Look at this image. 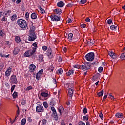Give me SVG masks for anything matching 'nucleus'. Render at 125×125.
Returning <instances> with one entry per match:
<instances>
[{"label":"nucleus","mask_w":125,"mask_h":125,"mask_svg":"<svg viewBox=\"0 0 125 125\" xmlns=\"http://www.w3.org/2000/svg\"><path fill=\"white\" fill-rule=\"evenodd\" d=\"M39 60L41 61V62L43 61V55L40 54L39 55Z\"/></svg>","instance_id":"obj_24"},{"label":"nucleus","mask_w":125,"mask_h":125,"mask_svg":"<svg viewBox=\"0 0 125 125\" xmlns=\"http://www.w3.org/2000/svg\"><path fill=\"white\" fill-rule=\"evenodd\" d=\"M68 23H72V20H71L70 18H68L67 20Z\"/></svg>","instance_id":"obj_62"},{"label":"nucleus","mask_w":125,"mask_h":125,"mask_svg":"<svg viewBox=\"0 0 125 125\" xmlns=\"http://www.w3.org/2000/svg\"><path fill=\"white\" fill-rule=\"evenodd\" d=\"M18 25L19 26L20 28L23 29L24 30H26L27 29V21H26L21 19L18 20Z\"/></svg>","instance_id":"obj_1"},{"label":"nucleus","mask_w":125,"mask_h":125,"mask_svg":"<svg viewBox=\"0 0 125 125\" xmlns=\"http://www.w3.org/2000/svg\"><path fill=\"white\" fill-rule=\"evenodd\" d=\"M79 125H85V123L83 122V121H80L78 123Z\"/></svg>","instance_id":"obj_41"},{"label":"nucleus","mask_w":125,"mask_h":125,"mask_svg":"<svg viewBox=\"0 0 125 125\" xmlns=\"http://www.w3.org/2000/svg\"><path fill=\"white\" fill-rule=\"evenodd\" d=\"M33 46H34V47H33V48H38V45H37V43H34L33 44H32Z\"/></svg>","instance_id":"obj_47"},{"label":"nucleus","mask_w":125,"mask_h":125,"mask_svg":"<svg viewBox=\"0 0 125 125\" xmlns=\"http://www.w3.org/2000/svg\"><path fill=\"white\" fill-rule=\"evenodd\" d=\"M83 112L84 114V115L86 114V113H87V109L86 108H84L83 109Z\"/></svg>","instance_id":"obj_44"},{"label":"nucleus","mask_w":125,"mask_h":125,"mask_svg":"<svg viewBox=\"0 0 125 125\" xmlns=\"http://www.w3.org/2000/svg\"><path fill=\"white\" fill-rule=\"evenodd\" d=\"M120 58L121 59H125V53H123L121 54L120 56Z\"/></svg>","instance_id":"obj_32"},{"label":"nucleus","mask_w":125,"mask_h":125,"mask_svg":"<svg viewBox=\"0 0 125 125\" xmlns=\"http://www.w3.org/2000/svg\"><path fill=\"white\" fill-rule=\"evenodd\" d=\"M58 7H63L64 6V2L63 1H60L57 3Z\"/></svg>","instance_id":"obj_18"},{"label":"nucleus","mask_w":125,"mask_h":125,"mask_svg":"<svg viewBox=\"0 0 125 125\" xmlns=\"http://www.w3.org/2000/svg\"><path fill=\"white\" fill-rule=\"evenodd\" d=\"M85 22H87V23H89L90 22V19L89 18H86L85 20Z\"/></svg>","instance_id":"obj_57"},{"label":"nucleus","mask_w":125,"mask_h":125,"mask_svg":"<svg viewBox=\"0 0 125 125\" xmlns=\"http://www.w3.org/2000/svg\"><path fill=\"white\" fill-rule=\"evenodd\" d=\"M50 106H54L55 105V102H54V100H51L50 102Z\"/></svg>","instance_id":"obj_31"},{"label":"nucleus","mask_w":125,"mask_h":125,"mask_svg":"<svg viewBox=\"0 0 125 125\" xmlns=\"http://www.w3.org/2000/svg\"><path fill=\"white\" fill-rule=\"evenodd\" d=\"M58 111L60 113L61 116L62 115V112H64V107L63 106H61L58 108Z\"/></svg>","instance_id":"obj_16"},{"label":"nucleus","mask_w":125,"mask_h":125,"mask_svg":"<svg viewBox=\"0 0 125 125\" xmlns=\"http://www.w3.org/2000/svg\"><path fill=\"white\" fill-rule=\"evenodd\" d=\"M72 6H73L72 3H69L67 5V7H72Z\"/></svg>","instance_id":"obj_59"},{"label":"nucleus","mask_w":125,"mask_h":125,"mask_svg":"<svg viewBox=\"0 0 125 125\" xmlns=\"http://www.w3.org/2000/svg\"><path fill=\"white\" fill-rule=\"evenodd\" d=\"M37 39V35H36V32H29V35L28 37V41H35V39Z\"/></svg>","instance_id":"obj_5"},{"label":"nucleus","mask_w":125,"mask_h":125,"mask_svg":"<svg viewBox=\"0 0 125 125\" xmlns=\"http://www.w3.org/2000/svg\"><path fill=\"white\" fill-rule=\"evenodd\" d=\"M36 48H32V49L29 50L25 52L24 54L25 57H31L36 53Z\"/></svg>","instance_id":"obj_2"},{"label":"nucleus","mask_w":125,"mask_h":125,"mask_svg":"<svg viewBox=\"0 0 125 125\" xmlns=\"http://www.w3.org/2000/svg\"><path fill=\"white\" fill-rule=\"evenodd\" d=\"M21 104L22 105H25V104H26V101H25V100H22L21 101Z\"/></svg>","instance_id":"obj_48"},{"label":"nucleus","mask_w":125,"mask_h":125,"mask_svg":"<svg viewBox=\"0 0 125 125\" xmlns=\"http://www.w3.org/2000/svg\"><path fill=\"white\" fill-rule=\"evenodd\" d=\"M42 124L43 125H45V124H46V120H45V119H43V120H42Z\"/></svg>","instance_id":"obj_56"},{"label":"nucleus","mask_w":125,"mask_h":125,"mask_svg":"<svg viewBox=\"0 0 125 125\" xmlns=\"http://www.w3.org/2000/svg\"><path fill=\"white\" fill-rule=\"evenodd\" d=\"M53 70H54V68L52 66H50L49 68V71H50L51 72H53Z\"/></svg>","instance_id":"obj_49"},{"label":"nucleus","mask_w":125,"mask_h":125,"mask_svg":"<svg viewBox=\"0 0 125 125\" xmlns=\"http://www.w3.org/2000/svg\"><path fill=\"white\" fill-rule=\"evenodd\" d=\"M1 21H3V22H6V21H7V17L3 16L1 19Z\"/></svg>","instance_id":"obj_30"},{"label":"nucleus","mask_w":125,"mask_h":125,"mask_svg":"<svg viewBox=\"0 0 125 125\" xmlns=\"http://www.w3.org/2000/svg\"><path fill=\"white\" fill-rule=\"evenodd\" d=\"M95 42H94V41H91V40L88 42V43H89L90 44V45H92L94 44Z\"/></svg>","instance_id":"obj_37"},{"label":"nucleus","mask_w":125,"mask_h":125,"mask_svg":"<svg viewBox=\"0 0 125 125\" xmlns=\"http://www.w3.org/2000/svg\"><path fill=\"white\" fill-rule=\"evenodd\" d=\"M30 15V14H29L28 12H26L25 15V17L26 18H29V16Z\"/></svg>","instance_id":"obj_55"},{"label":"nucleus","mask_w":125,"mask_h":125,"mask_svg":"<svg viewBox=\"0 0 125 125\" xmlns=\"http://www.w3.org/2000/svg\"><path fill=\"white\" fill-rule=\"evenodd\" d=\"M12 96L13 98H16V97L18 96V93H17V92H14L12 94Z\"/></svg>","instance_id":"obj_29"},{"label":"nucleus","mask_w":125,"mask_h":125,"mask_svg":"<svg viewBox=\"0 0 125 125\" xmlns=\"http://www.w3.org/2000/svg\"><path fill=\"white\" fill-rule=\"evenodd\" d=\"M68 95L69 97L72 98V97L73 96V94L74 93V88L73 87L69 88H68Z\"/></svg>","instance_id":"obj_12"},{"label":"nucleus","mask_w":125,"mask_h":125,"mask_svg":"<svg viewBox=\"0 0 125 125\" xmlns=\"http://www.w3.org/2000/svg\"><path fill=\"white\" fill-rule=\"evenodd\" d=\"M10 82L11 83H12V84H17L18 81H17L16 76L14 75H12L10 79Z\"/></svg>","instance_id":"obj_6"},{"label":"nucleus","mask_w":125,"mask_h":125,"mask_svg":"<svg viewBox=\"0 0 125 125\" xmlns=\"http://www.w3.org/2000/svg\"><path fill=\"white\" fill-rule=\"evenodd\" d=\"M31 17L32 19H37L38 16L37 15L36 13H33L32 14H31Z\"/></svg>","instance_id":"obj_19"},{"label":"nucleus","mask_w":125,"mask_h":125,"mask_svg":"<svg viewBox=\"0 0 125 125\" xmlns=\"http://www.w3.org/2000/svg\"><path fill=\"white\" fill-rule=\"evenodd\" d=\"M83 121H88V116L86 115L83 117Z\"/></svg>","instance_id":"obj_34"},{"label":"nucleus","mask_w":125,"mask_h":125,"mask_svg":"<svg viewBox=\"0 0 125 125\" xmlns=\"http://www.w3.org/2000/svg\"><path fill=\"white\" fill-rule=\"evenodd\" d=\"M15 86H16L15 85L12 86L11 89V92H13V90H14V89L15 88Z\"/></svg>","instance_id":"obj_46"},{"label":"nucleus","mask_w":125,"mask_h":125,"mask_svg":"<svg viewBox=\"0 0 125 125\" xmlns=\"http://www.w3.org/2000/svg\"><path fill=\"white\" fill-rule=\"evenodd\" d=\"M107 24H112V20L111 19H109L107 21Z\"/></svg>","instance_id":"obj_52"},{"label":"nucleus","mask_w":125,"mask_h":125,"mask_svg":"<svg viewBox=\"0 0 125 125\" xmlns=\"http://www.w3.org/2000/svg\"><path fill=\"white\" fill-rule=\"evenodd\" d=\"M36 113H42L44 112V109L43 108V106L42 104H38L36 106Z\"/></svg>","instance_id":"obj_7"},{"label":"nucleus","mask_w":125,"mask_h":125,"mask_svg":"<svg viewBox=\"0 0 125 125\" xmlns=\"http://www.w3.org/2000/svg\"><path fill=\"white\" fill-rule=\"evenodd\" d=\"M85 58L87 61H93L94 59V53H89L85 56Z\"/></svg>","instance_id":"obj_4"},{"label":"nucleus","mask_w":125,"mask_h":125,"mask_svg":"<svg viewBox=\"0 0 125 125\" xmlns=\"http://www.w3.org/2000/svg\"><path fill=\"white\" fill-rule=\"evenodd\" d=\"M39 9H40V12L42 14H44V13H45V11L43 10V9H42V7L40 6L39 7Z\"/></svg>","instance_id":"obj_25"},{"label":"nucleus","mask_w":125,"mask_h":125,"mask_svg":"<svg viewBox=\"0 0 125 125\" xmlns=\"http://www.w3.org/2000/svg\"><path fill=\"white\" fill-rule=\"evenodd\" d=\"M54 12L56 14H61V13H62V10H61V9H56L54 10Z\"/></svg>","instance_id":"obj_17"},{"label":"nucleus","mask_w":125,"mask_h":125,"mask_svg":"<svg viewBox=\"0 0 125 125\" xmlns=\"http://www.w3.org/2000/svg\"><path fill=\"white\" fill-rule=\"evenodd\" d=\"M41 95L42 97H43L45 100L47 99L49 97V95L48 94V91H46L45 92H42L41 93Z\"/></svg>","instance_id":"obj_9"},{"label":"nucleus","mask_w":125,"mask_h":125,"mask_svg":"<svg viewBox=\"0 0 125 125\" xmlns=\"http://www.w3.org/2000/svg\"><path fill=\"white\" fill-rule=\"evenodd\" d=\"M25 124H26V119L23 118L21 121V124L22 125H25Z\"/></svg>","instance_id":"obj_28"},{"label":"nucleus","mask_w":125,"mask_h":125,"mask_svg":"<svg viewBox=\"0 0 125 125\" xmlns=\"http://www.w3.org/2000/svg\"><path fill=\"white\" fill-rule=\"evenodd\" d=\"M12 71V69L10 67H9L5 72V75L6 76V77H9V76H10V74H11Z\"/></svg>","instance_id":"obj_11"},{"label":"nucleus","mask_w":125,"mask_h":125,"mask_svg":"<svg viewBox=\"0 0 125 125\" xmlns=\"http://www.w3.org/2000/svg\"><path fill=\"white\" fill-rule=\"evenodd\" d=\"M35 30H36V28L35 26H32L30 28V30H29V32H35Z\"/></svg>","instance_id":"obj_33"},{"label":"nucleus","mask_w":125,"mask_h":125,"mask_svg":"<svg viewBox=\"0 0 125 125\" xmlns=\"http://www.w3.org/2000/svg\"><path fill=\"white\" fill-rule=\"evenodd\" d=\"M15 41L16 42H17V43H19V42H21V39H20V37L16 36L15 37Z\"/></svg>","instance_id":"obj_23"},{"label":"nucleus","mask_w":125,"mask_h":125,"mask_svg":"<svg viewBox=\"0 0 125 125\" xmlns=\"http://www.w3.org/2000/svg\"><path fill=\"white\" fill-rule=\"evenodd\" d=\"M42 49L44 50V51H46V50H47V47L46 46H43L42 47Z\"/></svg>","instance_id":"obj_51"},{"label":"nucleus","mask_w":125,"mask_h":125,"mask_svg":"<svg viewBox=\"0 0 125 125\" xmlns=\"http://www.w3.org/2000/svg\"><path fill=\"white\" fill-rule=\"evenodd\" d=\"M99 117L100 118H101V120H103V114H102V113H100L99 114Z\"/></svg>","instance_id":"obj_58"},{"label":"nucleus","mask_w":125,"mask_h":125,"mask_svg":"<svg viewBox=\"0 0 125 125\" xmlns=\"http://www.w3.org/2000/svg\"><path fill=\"white\" fill-rule=\"evenodd\" d=\"M16 19H17V15L16 14H14L12 16L11 18V20H12V21H15Z\"/></svg>","instance_id":"obj_21"},{"label":"nucleus","mask_w":125,"mask_h":125,"mask_svg":"<svg viewBox=\"0 0 125 125\" xmlns=\"http://www.w3.org/2000/svg\"><path fill=\"white\" fill-rule=\"evenodd\" d=\"M116 117L117 118H123V117H124V114L122 113H117L116 114Z\"/></svg>","instance_id":"obj_22"},{"label":"nucleus","mask_w":125,"mask_h":125,"mask_svg":"<svg viewBox=\"0 0 125 125\" xmlns=\"http://www.w3.org/2000/svg\"><path fill=\"white\" fill-rule=\"evenodd\" d=\"M19 51H20V49H19V48L16 47L14 49L13 53V54H14V55H16V54H18V53H19Z\"/></svg>","instance_id":"obj_15"},{"label":"nucleus","mask_w":125,"mask_h":125,"mask_svg":"<svg viewBox=\"0 0 125 125\" xmlns=\"http://www.w3.org/2000/svg\"><path fill=\"white\" fill-rule=\"evenodd\" d=\"M43 105L46 109H47L48 108V104L46 102H44L43 103Z\"/></svg>","instance_id":"obj_26"},{"label":"nucleus","mask_w":125,"mask_h":125,"mask_svg":"<svg viewBox=\"0 0 125 125\" xmlns=\"http://www.w3.org/2000/svg\"><path fill=\"white\" fill-rule=\"evenodd\" d=\"M27 121H28V122H29V123H32V118L30 117H28Z\"/></svg>","instance_id":"obj_53"},{"label":"nucleus","mask_w":125,"mask_h":125,"mask_svg":"<svg viewBox=\"0 0 125 125\" xmlns=\"http://www.w3.org/2000/svg\"><path fill=\"white\" fill-rule=\"evenodd\" d=\"M42 73H43V69H41L38 72V73L40 74V75L42 74Z\"/></svg>","instance_id":"obj_54"},{"label":"nucleus","mask_w":125,"mask_h":125,"mask_svg":"<svg viewBox=\"0 0 125 125\" xmlns=\"http://www.w3.org/2000/svg\"><path fill=\"white\" fill-rule=\"evenodd\" d=\"M51 111H52V112H54V111L56 110H55V108H54V107H51Z\"/></svg>","instance_id":"obj_64"},{"label":"nucleus","mask_w":125,"mask_h":125,"mask_svg":"<svg viewBox=\"0 0 125 125\" xmlns=\"http://www.w3.org/2000/svg\"><path fill=\"white\" fill-rule=\"evenodd\" d=\"M50 17L52 21H53L54 22H58V21H60V16L51 15Z\"/></svg>","instance_id":"obj_8"},{"label":"nucleus","mask_w":125,"mask_h":125,"mask_svg":"<svg viewBox=\"0 0 125 125\" xmlns=\"http://www.w3.org/2000/svg\"><path fill=\"white\" fill-rule=\"evenodd\" d=\"M86 26V25H85V24H81V28H85Z\"/></svg>","instance_id":"obj_61"},{"label":"nucleus","mask_w":125,"mask_h":125,"mask_svg":"<svg viewBox=\"0 0 125 125\" xmlns=\"http://www.w3.org/2000/svg\"><path fill=\"white\" fill-rule=\"evenodd\" d=\"M68 39L69 40H72V39H73V33H70L68 34Z\"/></svg>","instance_id":"obj_35"},{"label":"nucleus","mask_w":125,"mask_h":125,"mask_svg":"<svg viewBox=\"0 0 125 125\" xmlns=\"http://www.w3.org/2000/svg\"><path fill=\"white\" fill-rule=\"evenodd\" d=\"M108 55H109L111 58L113 59H116L117 58V55L113 52V51H108Z\"/></svg>","instance_id":"obj_10"},{"label":"nucleus","mask_w":125,"mask_h":125,"mask_svg":"<svg viewBox=\"0 0 125 125\" xmlns=\"http://www.w3.org/2000/svg\"><path fill=\"white\" fill-rule=\"evenodd\" d=\"M103 71V67H99L98 72L99 73H102Z\"/></svg>","instance_id":"obj_40"},{"label":"nucleus","mask_w":125,"mask_h":125,"mask_svg":"<svg viewBox=\"0 0 125 125\" xmlns=\"http://www.w3.org/2000/svg\"><path fill=\"white\" fill-rule=\"evenodd\" d=\"M74 71L73 70H70L67 73H66V76H71V75H73L74 74Z\"/></svg>","instance_id":"obj_20"},{"label":"nucleus","mask_w":125,"mask_h":125,"mask_svg":"<svg viewBox=\"0 0 125 125\" xmlns=\"http://www.w3.org/2000/svg\"><path fill=\"white\" fill-rule=\"evenodd\" d=\"M47 54L50 58H52L53 55H52V51H51V48H48V49L47 51Z\"/></svg>","instance_id":"obj_13"},{"label":"nucleus","mask_w":125,"mask_h":125,"mask_svg":"<svg viewBox=\"0 0 125 125\" xmlns=\"http://www.w3.org/2000/svg\"><path fill=\"white\" fill-rule=\"evenodd\" d=\"M53 117L56 121L58 120V116H57V114H54Z\"/></svg>","instance_id":"obj_45"},{"label":"nucleus","mask_w":125,"mask_h":125,"mask_svg":"<svg viewBox=\"0 0 125 125\" xmlns=\"http://www.w3.org/2000/svg\"><path fill=\"white\" fill-rule=\"evenodd\" d=\"M36 69V65L33 64H31L29 66V71L30 72H34V70Z\"/></svg>","instance_id":"obj_14"},{"label":"nucleus","mask_w":125,"mask_h":125,"mask_svg":"<svg viewBox=\"0 0 125 125\" xmlns=\"http://www.w3.org/2000/svg\"><path fill=\"white\" fill-rule=\"evenodd\" d=\"M21 2V0H17V1H16V3L17 4H19V3H20Z\"/></svg>","instance_id":"obj_60"},{"label":"nucleus","mask_w":125,"mask_h":125,"mask_svg":"<svg viewBox=\"0 0 125 125\" xmlns=\"http://www.w3.org/2000/svg\"><path fill=\"white\" fill-rule=\"evenodd\" d=\"M111 30H114L115 29H117V26H115L114 25H112L110 26Z\"/></svg>","instance_id":"obj_39"},{"label":"nucleus","mask_w":125,"mask_h":125,"mask_svg":"<svg viewBox=\"0 0 125 125\" xmlns=\"http://www.w3.org/2000/svg\"><path fill=\"white\" fill-rule=\"evenodd\" d=\"M31 89H33V87H32L31 86H29L26 88L25 90L29 91L31 90Z\"/></svg>","instance_id":"obj_42"},{"label":"nucleus","mask_w":125,"mask_h":125,"mask_svg":"<svg viewBox=\"0 0 125 125\" xmlns=\"http://www.w3.org/2000/svg\"><path fill=\"white\" fill-rule=\"evenodd\" d=\"M0 36H1V37H3L4 36V33L2 32V30L0 31Z\"/></svg>","instance_id":"obj_50"},{"label":"nucleus","mask_w":125,"mask_h":125,"mask_svg":"<svg viewBox=\"0 0 125 125\" xmlns=\"http://www.w3.org/2000/svg\"><path fill=\"white\" fill-rule=\"evenodd\" d=\"M103 90H102L101 92H99L97 94V95H98V96H99V97H100V96H102L103 95Z\"/></svg>","instance_id":"obj_36"},{"label":"nucleus","mask_w":125,"mask_h":125,"mask_svg":"<svg viewBox=\"0 0 125 125\" xmlns=\"http://www.w3.org/2000/svg\"><path fill=\"white\" fill-rule=\"evenodd\" d=\"M63 70L62 68H60L58 69V72L57 73L59 75H62V74H63Z\"/></svg>","instance_id":"obj_27"},{"label":"nucleus","mask_w":125,"mask_h":125,"mask_svg":"<svg viewBox=\"0 0 125 125\" xmlns=\"http://www.w3.org/2000/svg\"><path fill=\"white\" fill-rule=\"evenodd\" d=\"M62 50L64 51V52H67V48L64 47V48L62 49Z\"/></svg>","instance_id":"obj_63"},{"label":"nucleus","mask_w":125,"mask_h":125,"mask_svg":"<svg viewBox=\"0 0 125 125\" xmlns=\"http://www.w3.org/2000/svg\"><path fill=\"white\" fill-rule=\"evenodd\" d=\"M40 78H41V74L37 73V74H36V79L37 80H40Z\"/></svg>","instance_id":"obj_38"},{"label":"nucleus","mask_w":125,"mask_h":125,"mask_svg":"<svg viewBox=\"0 0 125 125\" xmlns=\"http://www.w3.org/2000/svg\"><path fill=\"white\" fill-rule=\"evenodd\" d=\"M79 69H81L83 71H86V70H88L89 68H90V64L89 63L87 62L83 63L82 66L80 65V67H79Z\"/></svg>","instance_id":"obj_3"},{"label":"nucleus","mask_w":125,"mask_h":125,"mask_svg":"<svg viewBox=\"0 0 125 125\" xmlns=\"http://www.w3.org/2000/svg\"><path fill=\"white\" fill-rule=\"evenodd\" d=\"M85 2H86V0H81L80 1V3H81V4H84Z\"/></svg>","instance_id":"obj_43"}]
</instances>
